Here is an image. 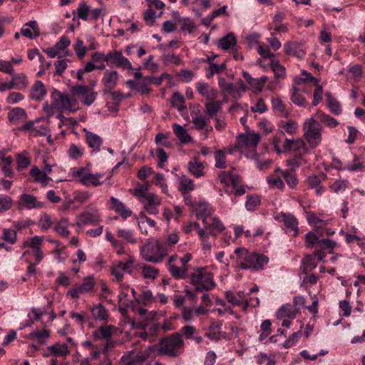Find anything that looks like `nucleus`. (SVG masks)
Wrapping results in <instances>:
<instances>
[{
	"instance_id": "f257e3e1",
	"label": "nucleus",
	"mask_w": 365,
	"mask_h": 365,
	"mask_svg": "<svg viewBox=\"0 0 365 365\" xmlns=\"http://www.w3.org/2000/svg\"><path fill=\"white\" fill-rule=\"evenodd\" d=\"M235 254L237 255V264L243 269H262L269 262V258L267 256L250 252L245 248H237Z\"/></svg>"
},
{
	"instance_id": "f03ea898",
	"label": "nucleus",
	"mask_w": 365,
	"mask_h": 365,
	"mask_svg": "<svg viewBox=\"0 0 365 365\" xmlns=\"http://www.w3.org/2000/svg\"><path fill=\"white\" fill-rule=\"evenodd\" d=\"M155 350V355H166L177 357L181 354L184 347V341L179 333H174L161 339Z\"/></svg>"
},
{
	"instance_id": "7ed1b4c3",
	"label": "nucleus",
	"mask_w": 365,
	"mask_h": 365,
	"mask_svg": "<svg viewBox=\"0 0 365 365\" xmlns=\"http://www.w3.org/2000/svg\"><path fill=\"white\" fill-rule=\"evenodd\" d=\"M140 251L143 259L152 263L161 262L168 254L161 239H153L148 242L140 247Z\"/></svg>"
},
{
	"instance_id": "20e7f679",
	"label": "nucleus",
	"mask_w": 365,
	"mask_h": 365,
	"mask_svg": "<svg viewBox=\"0 0 365 365\" xmlns=\"http://www.w3.org/2000/svg\"><path fill=\"white\" fill-rule=\"evenodd\" d=\"M323 128L314 117L307 118L303 125V138L310 148L318 147L322 140Z\"/></svg>"
},
{
	"instance_id": "39448f33",
	"label": "nucleus",
	"mask_w": 365,
	"mask_h": 365,
	"mask_svg": "<svg viewBox=\"0 0 365 365\" xmlns=\"http://www.w3.org/2000/svg\"><path fill=\"white\" fill-rule=\"evenodd\" d=\"M189 282L197 292L209 291L216 286L212 273L205 267L195 269L190 275Z\"/></svg>"
},
{
	"instance_id": "423d86ee",
	"label": "nucleus",
	"mask_w": 365,
	"mask_h": 365,
	"mask_svg": "<svg viewBox=\"0 0 365 365\" xmlns=\"http://www.w3.org/2000/svg\"><path fill=\"white\" fill-rule=\"evenodd\" d=\"M205 229L199 228L197 234L204 249L210 250L211 243L209 242L210 236L216 237L225 230V226L217 217L209 218L207 223H204Z\"/></svg>"
},
{
	"instance_id": "0eeeda50",
	"label": "nucleus",
	"mask_w": 365,
	"mask_h": 365,
	"mask_svg": "<svg viewBox=\"0 0 365 365\" xmlns=\"http://www.w3.org/2000/svg\"><path fill=\"white\" fill-rule=\"evenodd\" d=\"M148 185L142 186L135 190L134 195L138 197L143 205V209L149 215H157L158 207L161 204V198L157 195L148 192Z\"/></svg>"
},
{
	"instance_id": "6e6552de",
	"label": "nucleus",
	"mask_w": 365,
	"mask_h": 365,
	"mask_svg": "<svg viewBox=\"0 0 365 365\" xmlns=\"http://www.w3.org/2000/svg\"><path fill=\"white\" fill-rule=\"evenodd\" d=\"M71 174L73 178L77 179L82 185L87 187H97L103 182V181H101L104 176L103 173H97L93 174L86 168H73L71 170Z\"/></svg>"
},
{
	"instance_id": "1a4fd4ad",
	"label": "nucleus",
	"mask_w": 365,
	"mask_h": 365,
	"mask_svg": "<svg viewBox=\"0 0 365 365\" xmlns=\"http://www.w3.org/2000/svg\"><path fill=\"white\" fill-rule=\"evenodd\" d=\"M101 221L99 210L93 204L88 205L86 210L77 215L76 224L78 227H84L87 225H96Z\"/></svg>"
},
{
	"instance_id": "9d476101",
	"label": "nucleus",
	"mask_w": 365,
	"mask_h": 365,
	"mask_svg": "<svg viewBox=\"0 0 365 365\" xmlns=\"http://www.w3.org/2000/svg\"><path fill=\"white\" fill-rule=\"evenodd\" d=\"M156 346H148L143 352L133 355L131 353L122 357L123 365H142L146 360L156 356Z\"/></svg>"
},
{
	"instance_id": "9b49d317",
	"label": "nucleus",
	"mask_w": 365,
	"mask_h": 365,
	"mask_svg": "<svg viewBox=\"0 0 365 365\" xmlns=\"http://www.w3.org/2000/svg\"><path fill=\"white\" fill-rule=\"evenodd\" d=\"M95 282L93 277H85L81 284H76L68 289L67 295L71 299H79L82 295L93 292Z\"/></svg>"
},
{
	"instance_id": "f8f14e48",
	"label": "nucleus",
	"mask_w": 365,
	"mask_h": 365,
	"mask_svg": "<svg viewBox=\"0 0 365 365\" xmlns=\"http://www.w3.org/2000/svg\"><path fill=\"white\" fill-rule=\"evenodd\" d=\"M56 95L57 97L53 94V103L58 111L73 113L78 109L76 108V101L68 95L61 93H57Z\"/></svg>"
},
{
	"instance_id": "ddd939ff",
	"label": "nucleus",
	"mask_w": 365,
	"mask_h": 365,
	"mask_svg": "<svg viewBox=\"0 0 365 365\" xmlns=\"http://www.w3.org/2000/svg\"><path fill=\"white\" fill-rule=\"evenodd\" d=\"M175 259H177V255H173L168 258L166 264L167 269L175 279H184L187 276L188 269L185 265H181Z\"/></svg>"
},
{
	"instance_id": "4468645a",
	"label": "nucleus",
	"mask_w": 365,
	"mask_h": 365,
	"mask_svg": "<svg viewBox=\"0 0 365 365\" xmlns=\"http://www.w3.org/2000/svg\"><path fill=\"white\" fill-rule=\"evenodd\" d=\"M106 63L108 66L113 65L123 69H133V66L130 61L123 56L122 51L113 50L109 51L106 54Z\"/></svg>"
},
{
	"instance_id": "2eb2a0df",
	"label": "nucleus",
	"mask_w": 365,
	"mask_h": 365,
	"mask_svg": "<svg viewBox=\"0 0 365 365\" xmlns=\"http://www.w3.org/2000/svg\"><path fill=\"white\" fill-rule=\"evenodd\" d=\"M73 93L79 98L85 105L89 106L93 103L96 98V93L85 85H77L71 88Z\"/></svg>"
},
{
	"instance_id": "dca6fc26",
	"label": "nucleus",
	"mask_w": 365,
	"mask_h": 365,
	"mask_svg": "<svg viewBox=\"0 0 365 365\" xmlns=\"http://www.w3.org/2000/svg\"><path fill=\"white\" fill-rule=\"evenodd\" d=\"M71 353L66 344L56 342L47 346L42 352L44 357H59L66 359Z\"/></svg>"
},
{
	"instance_id": "f3484780",
	"label": "nucleus",
	"mask_w": 365,
	"mask_h": 365,
	"mask_svg": "<svg viewBox=\"0 0 365 365\" xmlns=\"http://www.w3.org/2000/svg\"><path fill=\"white\" fill-rule=\"evenodd\" d=\"M279 219L283 223V230L286 234L292 237L298 235V221L293 215L282 212L279 216Z\"/></svg>"
},
{
	"instance_id": "a211bd4d",
	"label": "nucleus",
	"mask_w": 365,
	"mask_h": 365,
	"mask_svg": "<svg viewBox=\"0 0 365 365\" xmlns=\"http://www.w3.org/2000/svg\"><path fill=\"white\" fill-rule=\"evenodd\" d=\"M307 143L304 139L299 138L297 139L285 138L284 151L294 150L302 152L304 154H308L309 153V148Z\"/></svg>"
},
{
	"instance_id": "6ab92c4d",
	"label": "nucleus",
	"mask_w": 365,
	"mask_h": 365,
	"mask_svg": "<svg viewBox=\"0 0 365 365\" xmlns=\"http://www.w3.org/2000/svg\"><path fill=\"white\" fill-rule=\"evenodd\" d=\"M19 205L27 210L41 209L44 202L37 200L36 197L30 194H22L19 199Z\"/></svg>"
},
{
	"instance_id": "aec40b11",
	"label": "nucleus",
	"mask_w": 365,
	"mask_h": 365,
	"mask_svg": "<svg viewBox=\"0 0 365 365\" xmlns=\"http://www.w3.org/2000/svg\"><path fill=\"white\" fill-rule=\"evenodd\" d=\"M120 75L116 71L107 70L102 78L103 92H111L115 88L119 81Z\"/></svg>"
},
{
	"instance_id": "412c9836",
	"label": "nucleus",
	"mask_w": 365,
	"mask_h": 365,
	"mask_svg": "<svg viewBox=\"0 0 365 365\" xmlns=\"http://www.w3.org/2000/svg\"><path fill=\"white\" fill-rule=\"evenodd\" d=\"M109 209L118 213L123 220L130 217L133 212L123 202L116 197H110Z\"/></svg>"
},
{
	"instance_id": "4be33fe9",
	"label": "nucleus",
	"mask_w": 365,
	"mask_h": 365,
	"mask_svg": "<svg viewBox=\"0 0 365 365\" xmlns=\"http://www.w3.org/2000/svg\"><path fill=\"white\" fill-rule=\"evenodd\" d=\"M325 256L326 254L322 250H317L313 255L306 256L303 259L305 269L311 271L314 269Z\"/></svg>"
},
{
	"instance_id": "5701e85b",
	"label": "nucleus",
	"mask_w": 365,
	"mask_h": 365,
	"mask_svg": "<svg viewBox=\"0 0 365 365\" xmlns=\"http://www.w3.org/2000/svg\"><path fill=\"white\" fill-rule=\"evenodd\" d=\"M324 177L312 175L305 180V184L309 189H314L315 194L321 196L325 191V187L322 185Z\"/></svg>"
},
{
	"instance_id": "b1692460",
	"label": "nucleus",
	"mask_w": 365,
	"mask_h": 365,
	"mask_svg": "<svg viewBox=\"0 0 365 365\" xmlns=\"http://www.w3.org/2000/svg\"><path fill=\"white\" fill-rule=\"evenodd\" d=\"M226 298L230 303L235 306H240L244 309H246L248 307H256L259 304V298H256L255 303H254L252 300L247 301V298L245 299H240L236 295L231 292L226 294Z\"/></svg>"
},
{
	"instance_id": "393cba45",
	"label": "nucleus",
	"mask_w": 365,
	"mask_h": 365,
	"mask_svg": "<svg viewBox=\"0 0 365 365\" xmlns=\"http://www.w3.org/2000/svg\"><path fill=\"white\" fill-rule=\"evenodd\" d=\"M197 92L209 101H214L217 97V91L208 83L198 82L196 84Z\"/></svg>"
},
{
	"instance_id": "a878e982",
	"label": "nucleus",
	"mask_w": 365,
	"mask_h": 365,
	"mask_svg": "<svg viewBox=\"0 0 365 365\" xmlns=\"http://www.w3.org/2000/svg\"><path fill=\"white\" fill-rule=\"evenodd\" d=\"M279 130L284 135L287 133L290 135H294L299 128L297 121L292 119L282 120L278 123Z\"/></svg>"
},
{
	"instance_id": "bb28decb",
	"label": "nucleus",
	"mask_w": 365,
	"mask_h": 365,
	"mask_svg": "<svg viewBox=\"0 0 365 365\" xmlns=\"http://www.w3.org/2000/svg\"><path fill=\"white\" fill-rule=\"evenodd\" d=\"M191 117L192 122L197 130L205 128L206 132L208 133L210 130L212 129V127H210V129L206 128L210 123V120L209 118H207V117L202 115L200 110H197V112H192Z\"/></svg>"
},
{
	"instance_id": "cd10ccee",
	"label": "nucleus",
	"mask_w": 365,
	"mask_h": 365,
	"mask_svg": "<svg viewBox=\"0 0 365 365\" xmlns=\"http://www.w3.org/2000/svg\"><path fill=\"white\" fill-rule=\"evenodd\" d=\"M116 332V328L114 326H102L94 331L93 335L97 340H107L112 339V336Z\"/></svg>"
},
{
	"instance_id": "c85d7f7f",
	"label": "nucleus",
	"mask_w": 365,
	"mask_h": 365,
	"mask_svg": "<svg viewBox=\"0 0 365 365\" xmlns=\"http://www.w3.org/2000/svg\"><path fill=\"white\" fill-rule=\"evenodd\" d=\"M196 215L198 220H202L204 223H207V220L212 212L210 205L205 202H200L195 208Z\"/></svg>"
},
{
	"instance_id": "c756f323",
	"label": "nucleus",
	"mask_w": 365,
	"mask_h": 365,
	"mask_svg": "<svg viewBox=\"0 0 365 365\" xmlns=\"http://www.w3.org/2000/svg\"><path fill=\"white\" fill-rule=\"evenodd\" d=\"M46 89L41 81H37L32 86L29 96L32 100L39 101L46 95Z\"/></svg>"
},
{
	"instance_id": "7c9ffc66",
	"label": "nucleus",
	"mask_w": 365,
	"mask_h": 365,
	"mask_svg": "<svg viewBox=\"0 0 365 365\" xmlns=\"http://www.w3.org/2000/svg\"><path fill=\"white\" fill-rule=\"evenodd\" d=\"M50 336V331L46 329L43 330H34L27 335L28 339L39 344H45Z\"/></svg>"
},
{
	"instance_id": "2f4dec72",
	"label": "nucleus",
	"mask_w": 365,
	"mask_h": 365,
	"mask_svg": "<svg viewBox=\"0 0 365 365\" xmlns=\"http://www.w3.org/2000/svg\"><path fill=\"white\" fill-rule=\"evenodd\" d=\"M284 50L287 54L298 58H303L305 56V52L302 48L301 44L297 42H288L285 43Z\"/></svg>"
},
{
	"instance_id": "473e14b6",
	"label": "nucleus",
	"mask_w": 365,
	"mask_h": 365,
	"mask_svg": "<svg viewBox=\"0 0 365 365\" xmlns=\"http://www.w3.org/2000/svg\"><path fill=\"white\" fill-rule=\"evenodd\" d=\"M86 142L89 148H92L96 153H98L103 143V140L97 134L86 131Z\"/></svg>"
},
{
	"instance_id": "72a5a7b5",
	"label": "nucleus",
	"mask_w": 365,
	"mask_h": 365,
	"mask_svg": "<svg viewBox=\"0 0 365 365\" xmlns=\"http://www.w3.org/2000/svg\"><path fill=\"white\" fill-rule=\"evenodd\" d=\"M189 172L195 178H200L204 175V165L200 162L197 157L193 158L187 164Z\"/></svg>"
},
{
	"instance_id": "f704fd0d",
	"label": "nucleus",
	"mask_w": 365,
	"mask_h": 365,
	"mask_svg": "<svg viewBox=\"0 0 365 365\" xmlns=\"http://www.w3.org/2000/svg\"><path fill=\"white\" fill-rule=\"evenodd\" d=\"M218 178L222 184L225 186L232 185L236 186V182L240 180V176L236 174H232L230 172L222 171L218 175Z\"/></svg>"
},
{
	"instance_id": "c9c22d12",
	"label": "nucleus",
	"mask_w": 365,
	"mask_h": 365,
	"mask_svg": "<svg viewBox=\"0 0 365 365\" xmlns=\"http://www.w3.org/2000/svg\"><path fill=\"white\" fill-rule=\"evenodd\" d=\"M237 43L235 36L232 33L227 34L217 42V46L222 50L232 49Z\"/></svg>"
},
{
	"instance_id": "e433bc0d",
	"label": "nucleus",
	"mask_w": 365,
	"mask_h": 365,
	"mask_svg": "<svg viewBox=\"0 0 365 365\" xmlns=\"http://www.w3.org/2000/svg\"><path fill=\"white\" fill-rule=\"evenodd\" d=\"M30 175L34 178V181L46 186L51 178L47 175V173L41 171L37 167H34L30 170Z\"/></svg>"
},
{
	"instance_id": "4c0bfd02",
	"label": "nucleus",
	"mask_w": 365,
	"mask_h": 365,
	"mask_svg": "<svg viewBox=\"0 0 365 365\" xmlns=\"http://www.w3.org/2000/svg\"><path fill=\"white\" fill-rule=\"evenodd\" d=\"M298 309L295 306L292 304H286L282 306L277 312V319H294L296 317Z\"/></svg>"
},
{
	"instance_id": "58836bf2",
	"label": "nucleus",
	"mask_w": 365,
	"mask_h": 365,
	"mask_svg": "<svg viewBox=\"0 0 365 365\" xmlns=\"http://www.w3.org/2000/svg\"><path fill=\"white\" fill-rule=\"evenodd\" d=\"M11 76V81L14 86V88L22 90L26 88L29 86L28 78L24 73H13Z\"/></svg>"
},
{
	"instance_id": "ea45409f",
	"label": "nucleus",
	"mask_w": 365,
	"mask_h": 365,
	"mask_svg": "<svg viewBox=\"0 0 365 365\" xmlns=\"http://www.w3.org/2000/svg\"><path fill=\"white\" fill-rule=\"evenodd\" d=\"M272 107L274 112L282 117L287 118L290 114L287 105L279 98L272 99Z\"/></svg>"
},
{
	"instance_id": "a19ab883",
	"label": "nucleus",
	"mask_w": 365,
	"mask_h": 365,
	"mask_svg": "<svg viewBox=\"0 0 365 365\" xmlns=\"http://www.w3.org/2000/svg\"><path fill=\"white\" fill-rule=\"evenodd\" d=\"M315 117L321 123L328 128H334L339 125V122L336 119L324 112H317L315 114Z\"/></svg>"
},
{
	"instance_id": "79ce46f5",
	"label": "nucleus",
	"mask_w": 365,
	"mask_h": 365,
	"mask_svg": "<svg viewBox=\"0 0 365 365\" xmlns=\"http://www.w3.org/2000/svg\"><path fill=\"white\" fill-rule=\"evenodd\" d=\"M127 297L128 293L123 290L120 292L118 296L119 302L120 304L119 310L121 313L125 312L126 310L130 308L133 310L135 309V302L133 300L127 299Z\"/></svg>"
},
{
	"instance_id": "37998d69",
	"label": "nucleus",
	"mask_w": 365,
	"mask_h": 365,
	"mask_svg": "<svg viewBox=\"0 0 365 365\" xmlns=\"http://www.w3.org/2000/svg\"><path fill=\"white\" fill-rule=\"evenodd\" d=\"M44 237L43 236L36 235L32 237H29L23 242L22 247H29L33 251L41 248Z\"/></svg>"
},
{
	"instance_id": "c03bdc74",
	"label": "nucleus",
	"mask_w": 365,
	"mask_h": 365,
	"mask_svg": "<svg viewBox=\"0 0 365 365\" xmlns=\"http://www.w3.org/2000/svg\"><path fill=\"white\" fill-rule=\"evenodd\" d=\"M206 113L207 114L209 120L210 118H217L216 115L217 113L222 109V103L220 101H210V102H207L205 105Z\"/></svg>"
},
{
	"instance_id": "a18cd8bd",
	"label": "nucleus",
	"mask_w": 365,
	"mask_h": 365,
	"mask_svg": "<svg viewBox=\"0 0 365 365\" xmlns=\"http://www.w3.org/2000/svg\"><path fill=\"white\" fill-rule=\"evenodd\" d=\"M260 137L257 133L243 134L240 136L241 142L247 147L255 148L259 143Z\"/></svg>"
},
{
	"instance_id": "49530a36",
	"label": "nucleus",
	"mask_w": 365,
	"mask_h": 365,
	"mask_svg": "<svg viewBox=\"0 0 365 365\" xmlns=\"http://www.w3.org/2000/svg\"><path fill=\"white\" fill-rule=\"evenodd\" d=\"M326 98L327 100V107L330 112L335 115H340L342 112L340 103L333 98L330 93H326Z\"/></svg>"
},
{
	"instance_id": "de8ad7c7",
	"label": "nucleus",
	"mask_w": 365,
	"mask_h": 365,
	"mask_svg": "<svg viewBox=\"0 0 365 365\" xmlns=\"http://www.w3.org/2000/svg\"><path fill=\"white\" fill-rule=\"evenodd\" d=\"M141 274L145 279L154 281L159 275V269L150 264L141 267Z\"/></svg>"
},
{
	"instance_id": "09e8293b",
	"label": "nucleus",
	"mask_w": 365,
	"mask_h": 365,
	"mask_svg": "<svg viewBox=\"0 0 365 365\" xmlns=\"http://www.w3.org/2000/svg\"><path fill=\"white\" fill-rule=\"evenodd\" d=\"M173 127L174 134L182 143H187L191 141L190 135L182 125L175 123Z\"/></svg>"
},
{
	"instance_id": "8fccbe9b",
	"label": "nucleus",
	"mask_w": 365,
	"mask_h": 365,
	"mask_svg": "<svg viewBox=\"0 0 365 365\" xmlns=\"http://www.w3.org/2000/svg\"><path fill=\"white\" fill-rule=\"evenodd\" d=\"M8 118L11 123H18L19 120H24L26 118V113L24 109L16 107L9 113Z\"/></svg>"
},
{
	"instance_id": "3c124183",
	"label": "nucleus",
	"mask_w": 365,
	"mask_h": 365,
	"mask_svg": "<svg viewBox=\"0 0 365 365\" xmlns=\"http://www.w3.org/2000/svg\"><path fill=\"white\" fill-rule=\"evenodd\" d=\"M282 177L285 180L287 185L294 189L297 187L298 183V180L297 178V174L293 169L286 170L285 171H282Z\"/></svg>"
},
{
	"instance_id": "603ef678",
	"label": "nucleus",
	"mask_w": 365,
	"mask_h": 365,
	"mask_svg": "<svg viewBox=\"0 0 365 365\" xmlns=\"http://www.w3.org/2000/svg\"><path fill=\"white\" fill-rule=\"evenodd\" d=\"M138 225L141 233L148 235V230H143V226L148 225L150 227H155L156 222L151 218L147 217L143 212H140L138 218Z\"/></svg>"
},
{
	"instance_id": "864d4df0",
	"label": "nucleus",
	"mask_w": 365,
	"mask_h": 365,
	"mask_svg": "<svg viewBox=\"0 0 365 365\" xmlns=\"http://www.w3.org/2000/svg\"><path fill=\"white\" fill-rule=\"evenodd\" d=\"M91 313L96 320L106 321L108 317L107 310L101 304L94 306L91 309Z\"/></svg>"
},
{
	"instance_id": "5fc2aeb1",
	"label": "nucleus",
	"mask_w": 365,
	"mask_h": 365,
	"mask_svg": "<svg viewBox=\"0 0 365 365\" xmlns=\"http://www.w3.org/2000/svg\"><path fill=\"white\" fill-rule=\"evenodd\" d=\"M68 219L63 218L56 224L54 230L62 237H68L70 235V231L68 229Z\"/></svg>"
},
{
	"instance_id": "6e6d98bb",
	"label": "nucleus",
	"mask_w": 365,
	"mask_h": 365,
	"mask_svg": "<svg viewBox=\"0 0 365 365\" xmlns=\"http://www.w3.org/2000/svg\"><path fill=\"white\" fill-rule=\"evenodd\" d=\"M192 4L196 5L192 11L197 16L202 15V11H205L211 6V0H193Z\"/></svg>"
},
{
	"instance_id": "4d7b16f0",
	"label": "nucleus",
	"mask_w": 365,
	"mask_h": 365,
	"mask_svg": "<svg viewBox=\"0 0 365 365\" xmlns=\"http://www.w3.org/2000/svg\"><path fill=\"white\" fill-rule=\"evenodd\" d=\"M194 188L195 185L192 180L187 178L186 176H182L181 178L178 189L182 194L187 193L193 190Z\"/></svg>"
},
{
	"instance_id": "13d9d810",
	"label": "nucleus",
	"mask_w": 365,
	"mask_h": 365,
	"mask_svg": "<svg viewBox=\"0 0 365 365\" xmlns=\"http://www.w3.org/2000/svg\"><path fill=\"white\" fill-rule=\"evenodd\" d=\"M226 68L225 63H222L220 64H217L215 63H210L208 68H206V76L210 78L213 76L215 74H218L222 73Z\"/></svg>"
},
{
	"instance_id": "bf43d9fd",
	"label": "nucleus",
	"mask_w": 365,
	"mask_h": 365,
	"mask_svg": "<svg viewBox=\"0 0 365 365\" xmlns=\"http://www.w3.org/2000/svg\"><path fill=\"white\" fill-rule=\"evenodd\" d=\"M179 242V235L178 232H172L167 235L166 240H163V245L166 247L168 253L171 252L173 247Z\"/></svg>"
},
{
	"instance_id": "052dcab7",
	"label": "nucleus",
	"mask_w": 365,
	"mask_h": 365,
	"mask_svg": "<svg viewBox=\"0 0 365 365\" xmlns=\"http://www.w3.org/2000/svg\"><path fill=\"white\" fill-rule=\"evenodd\" d=\"M172 106L176 108L179 111L182 112L186 109L184 96L178 92L173 93L171 101Z\"/></svg>"
},
{
	"instance_id": "680f3d73",
	"label": "nucleus",
	"mask_w": 365,
	"mask_h": 365,
	"mask_svg": "<svg viewBox=\"0 0 365 365\" xmlns=\"http://www.w3.org/2000/svg\"><path fill=\"white\" fill-rule=\"evenodd\" d=\"M116 235L118 237H121L131 244H135L137 242L133 232L130 230L118 228L116 230Z\"/></svg>"
},
{
	"instance_id": "e2e57ef3",
	"label": "nucleus",
	"mask_w": 365,
	"mask_h": 365,
	"mask_svg": "<svg viewBox=\"0 0 365 365\" xmlns=\"http://www.w3.org/2000/svg\"><path fill=\"white\" fill-rule=\"evenodd\" d=\"M135 258L129 255L125 261H120L117 264L122 268L124 273L132 274L134 269Z\"/></svg>"
},
{
	"instance_id": "0e129e2a",
	"label": "nucleus",
	"mask_w": 365,
	"mask_h": 365,
	"mask_svg": "<svg viewBox=\"0 0 365 365\" xmlns=\"http://www.w3.org/2000/svg\"><path fill=\"white\" fill-rule=\"evenodd\" d=\"M1 239L11 245H14L17 240L16 232L11 229L4 228L2 230Z\"/></svg>"
},
{
	"instance_id": "69168bd1",
	"label": "nucleus",
	"mask_w": 365,
	"mask_h": 365,
	"mask_svg": "<svg viewBox=\"0 0 365 365\" xmlns=\"http://www.w3.org/2000/svg\"><path fill=\"white\" fill-rule=\"evenodd\" d=\"M147 76L144 77L143 79L138 81L136 91L140 93L141 95H148L150 92V82L148 81Z\"/></svg>"
},
{
	"instance_id": "338daca9",
	"label": "nucleus",
	"mask_w": 365,
	"mask_h": 365,
	"mask_svg": "<svg viewBox=\"0 0 365 365\" xmlns=\"http://www.w3.org/2000/svg\"><path fill=\"white\" fill-rule=\"evenodd\" d=\"M267 181L270 187L283 190L284 188V183L279 176L274 174L269 175L267 178Z\"/></svg>"
},
{
	"instance_id": "774afa93",
	"label": "nucleus",
	"mask_w": 365,
	"mask_h": 365,
	"mask_svg": "<svg viewBox=\"0 0 365 365\" xmlns=\"http://www.w3.org/2000/svg\"><path fill=\"white\" fill-rule=\"evenodd\" d=\"M260 205V199L257 195H247L245 207L249 211L255 210Z\"/></svg>"
}]
</instances>
